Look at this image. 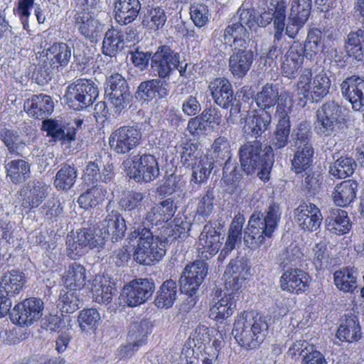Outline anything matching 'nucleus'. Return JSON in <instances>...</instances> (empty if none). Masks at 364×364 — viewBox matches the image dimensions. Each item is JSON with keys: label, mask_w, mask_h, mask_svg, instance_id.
Returning a JSON list of instances; mask_svg holds the SVG:
<instances>
[{"label": "nucleus", "mask_w": 364, "mask_h": 364, "mask_svg": "<svg viewBox=\"0 0 364 364\" xmlns=\"http://www.w3.org/2000/svg\"><path fill=\"white\" fill-rule=\"evenodd\" d=\"M241 168L247 174L258 171L257 176L263 181L269 179L274 159L272 146L263 149L259 140L247 141L239 149Z\"/></svg>", "instance_id": "obj_3"}, {"label": "nucleus", "mask_w": 364, "mask_h": 364, "mask_svg": "<svg viewBox=\"0 0 364 364\" xmlns=\"http://www.w3.org/2000/svg\"><path fill=\"white\" fill-rule=\"evenodd\" d=\"M42 53L44 57L50 60L53 65L59 67H65L72 55L71 48L65 43H55L47 49H44Z\"/></svg>", "instance_id": "obj_38"}, {"label": "nucleus", "mask_w": 364, "mask_h": 364, "mask_svg": "<svg viewBox=\"0 0 364 364\" xmlns=\"http://www.w3.org/2000/svg\"><path fill=\"white\" fill-rule=\"evenodd\" d=\"M178 287L175 281L168 279L163 282L157 291L155 304L159 308L171 307L177 298Z\"/></svg>", "instance_id": "obj_41"}, {"label": "nucleus", "mask_w": 364, "mask_h": 364, "mask_svg": "<svg viewBox=\"0 0 364 364\" xmlns=\"http://www.w3.org/2000/svg\"><path fill=\"white\" fill-rule=\"evenodd\" d=\"M282 106L278 105L277 107V114L278 117V123L277 124L275 130L271 139L272 150L281 149L285 147L289 141V134L291 124L289 117Z\"/></svg>", "instance_id": "obj_25"}, {"label": "nucleus", "mask_w": 364, "mask_h": 364, "mask_svg": "<svg viewBox=\"0 0 364 364\" xmlns=\"http://www.w3.org/2000/svg\"><path fill=\"white\" fill-rule=\"evenodd\" d=\"M76 26L80 33L87 39L94 38L99 22L88 13H82L76 17Z\"/></svg>", "instance_id": "obj_54"}, {"label": "nucleus", "mask_w": 364, "mask_h": 364, "mask_svg": "<svg viewBox=\"0 0 364 364\" xmlns=\"http://www.w3.org/2000/svg\"><path fill=\"white\" fill-rule=\"evenodd\" d=\"M282 290L300 294L309 287V276L307 273L299 269H294L285 272L280 279Z\"/></svg>", "instance_id": "obj_28"}, {"label": "nucleus", "mask_w": 364, "mask_h": 364, "mask_svg": "<svg viewBox=\"0 0 364 364\" xmlns=\"http://www.w3.org/2000/svg\"><path fill=\"white\" fill-rule=\"evenodd\" d=\"M255 55L247 47L233 48L229 57L228 68L236 78L244 77L250 70Z\"/></svg>", "instance_id": "obj_19"}, {"label": "nucleus", "mask_w": 364, "mask_h": 364, "mask_svg": "<svg viewBox=\"0 0 364 364\" xmlns=\"http://www.w3.org/2000/svg\"><path fill=\"white\" fill-rule=\"evenodd\" d=\"M208 266L203 260H196L188 264L180 278L181 291L193 296L208 274Z\"/></svg>", "instance_id": "obj_15"}, {"label": "nucleus", "mask_w": 364, "mask_h": 364, "mask_svg": "<svg viewBox=\"0 0 364 364\" xmlns=\"http://www.w3.org/2000/svg\"><path fill=\"white\" fill-rule=\"evenodd\" d=\"M131 238L137 239V246L134 253V259L143 265H152L160 261L166 254L164 246L154 241L149 229L139 228L131 233Z\"/></svg>", "instance_id": "obj_6"}, {"label": "nucleus", "mask_w": 364, "mask_h": 364, "mask_svg": "<svg viewBox=\"0 0 364 364\" xmlns=\"http://www.w3.org/2000/svg\"><path fill=\"white\" fill-rule=\"evenodd\" d=\"M167 20V16L163 9L155 7L150 9L144 16L141 22L144 27L154 31L163 28Z\"/></svg>", "instance_id": "obj_53"}, {"label": "nucleus", "mask_w": 364, "mask_h": 364, "mask_svg": "<svg viewBox=\"0 0 364 364\" xmlns=\"http://www.w3.org/2000/svg\"><path fill=\"white\" fill-rule=\"evenodd\" d=\"M77 177V169L72 164L64 163L55 174L53 185L58 191H67L75 184Z\"/></svg>", "instance_id": "obj_37"}, {"label": "nucleus", "mask_w": 364, "mask_h": 364, "mask_svg": "<svg viewBox=\"0 0 364 364\" xmlns=\"http://www.w3.org/2000/svg\"><path fill=\"white\" fill-rule=\"evenodd\" d=\"M169 83L166 78H156L141 82L136 92V97L149 101L156 97L164 98L168 95Z\"/></svg>", "instance_id": "obj_26"}, {"label": "nucleus", "mask_w": 364, "mask_h": 364, "mask_svg": "<svg viewBox=\"0 0 364 364\" xmlns=\"http://www.w3.org/2000/svg\"><path fill=\"white\" fill-rule=\"evenodd\" d=\"M125 46L124 35L114 29H109L102 42V53L110 57L115 56Z\"/></svg>", "instance_id": "obj_42"}, {"label": "nucleus", "mask_w": 364, "mask_h": 364, "mask_svg": "<svg viewBox=\"0 0 364 364\" xmlns=\"http://www.w3.org/2000/svg\"><path fill=\"white\" fill-rule=\"evenodd\" d=\"M325 223L326 228L336 235L346 234L351 228L347 212L339 208L329 210Z\"/></svg>", "instance_id": "obj_31"}, {"label": "nucleus", "mask_w": 364, "mask_h": 364, "mask_svg": "<svg viewBox=\"0 0 364 364\" xmlns=\"http://www.w3.org/2000/svg\"><path fill=\"white\" fill-rule=\"evenodd\" d=\"M0 139L6 146L9 154L20 156H23L26 154V144L16 131L6 128L2 129L0 131Z\"/></svg>", "instance_id": "obj_43"}, {"label": "nucleus", "mask_w": 364, "mask_h": 364, "mask_svg": "<svg viewBox=\"0 0 364 364\" xmlns=\"http://www.w3.org/2000/svg\"><path fill=\"white\" fill-rule=\"evenodd\" d=\"M92 291L96 302L108 304L112 301L116 289L112 282L105 280V283L101 281L98 285L95 284Z\"/></svg>", "instance_id": "obj_58"}, {"label": "nucleus", "mask_w": 364, "mask_h": 364, "mask_svg": "<svg viewBox=\"0 0 364 364\" xmlns=\"http://www.w3.org/2000/svg\"><path fill=\"white\" fill-rule=\"evenodd\" d=\"M98 95V86L93 80L80 78L67 87L64 99L70 108L79 111L92 105Z\"/></svg>", "instance_id": "obj_7"}, {"label": "nucleus", "mask_w": 364, "mask_h": 364, "mask_svg": "<svg viewBox=\"0 0 364 364\" xmlns=\"http://www.w3.org/2000/svg\"><path fill=\"white\" fill-rule=\"evenodd\" d=\"M25 283L23 272L11 270L6 273L0 282V292L6 296L15 298L21 291Z\"/></svg>", "instance_id": "obj_32"}, {"label": "nucleus", "mask_w": 364, "mask_h": 364, "mask_svg": "<svg viewBox=\"0 0 364 364\" xmlns=\"http://www.w3.org/2000/svg\"><path fill=\"white\" fill-rule=\"evenodd\" d=\"M100 161H90L85 167L84 174L82 176L83 183L87 186H98L97 183L101 179Z\"/></svg>", "instance_id": "obj_64"}, {"label": "nucleus", "mask_w": 364, "mask_h": 364, "mask_svg": "<svg viewBox=\"0 0 364 364\" xmlns=\"http://www.w3.org/2000/svg\"><path fill=\"white\" fill-rule=\"evenodd\" d=\"M297 86L299 94L311 102H318L329 92L331 80L323 71L312 78L311 70L304 68L301 70Z\"/></svg>", "instance_id": "obj_8"}, {"label": "nucleus", "mask_w": 364, "mask_h": 364, "mask_svg": "<svg viewBox=\"0 0 364 364\" xmlns=\"http://www.w3.org/2000/svg\"><path fill=\"white\" fill-rule=\"evenodd\" d=\"M272 122L271 114L268 111L248 112L245 117L240 119V123L243 124L244 135L248 138L257 139L268 129Z\"/></svg>", "instance_id": "obj_16"}, {"label": "nucleus", "mask_w": 364, "mask_h": 364, "mask_svg": "<svg viewBox=\"0 0 364 364\" xmlns=\"http://www.w3.org/2000/svg\"><path fill=\"white\" fill-rule=\"evenodd\" d=\"M279 100V92L276 85L266 84L264 85L255 97V102L258 107L267 111L274 107Z\"/></svg>", "instance_id": "obj_49"}, {"label": "nucleus", "mask_w": 364, "mask_h": 364, "mask_svg": "<svg viewBox=\"0 0 364 364\" xmlns=\"http://www.w3.org/2000/svg\"><path fill=\"white\" fill-rule=\"evenodd\" d=\"M341 93L355 111L364 107V79L356 75L347 77L341 85Z\"/></svg>", "instance_id": "obj_20"}, {"label": "nucleus", "mask_w": 364, "mask_h": 364, "mask_svg": "<svg viewBox=\"0 0 364 364\" xmlns=\"http://www.w3.org/2000/svg\"><path fill=\"white\" fill-rule=\"evenodd\" d=\"M280 218L281 211L276 203L271 204L264 213L255 211L244 230L245 245L251 249L265 245L267 240L272 237Z\"/></svg>", "instance_id": "obj_2"}, {"label": "nucleus", "mask_w": 364, "mask_h": 364, "mask_svg": "<svg viewBox=\"0 0 364 364\" xmlns=\"http://www.w3.org/2000/svg\"><path fill=\"white\" fill-rule=\"evenodd\" d=\"M187 130L194 138H200L208 134L210 126L200 115H197L188 120Z\"/></svg>", "instance_id": "obj_63"}, {"label": "nucleus", "mask_w": 364, "mask_h": 364, "mask_svg": "<svg viewBox=\"0 0 364 364\" xmlns=\"http://www.w3.org/2000/svg\"><path fill=\"white\" fill-rule=\"evenodd\" d=\"M44 304L41 299L28 298L14 306L9 314L11 321L20 326H28L43 316Z\"/></svg>", "instance_id": "obj_11"}, {"label": "nucleus", "mask_w": 364, "mask_h": 364, "mask_svg": "<svg viewBox=\"0 0 364 364\" xmlns=\"http://www.w3.org/2000/svg\"><path fill=\"white\" fill-rule=\"evenodd\" d=\"M106 193V190L101 186H92L79 196L77 203L81 208L85 209L96 207L104 200Z\"/></svg>", "instance_id": "obj_51"}, {"label": "nucleus", "mask_w": 364, "mask_h": 364, "mask_svg": "<svg viewBox=\"0 0 364 364\" xmlns=\"http://www.w3.org/2000/svg\"><path fill=\"white\" fill-rule=\"evenodd\" d=\"M239 270V267L237 265V262L231 261L228 265L225 274H229L232 277L225 284L230 287L232 291L225 293L224 296L220 299L214 297L210 305L209 316L218 321H223L230 317L234 312L236 307V301L239 299V293L237 291L240 288L239 284V279L237 277V273Z\"/></svg>", "instance_id": "obj_4"}, {"label": "nucleus", "mask_w": 364, "mask_h": 364, "mask_svg": "<svg viewBox=\"0 0 364 364\" xmlns=\"http://www.w3.org/2000/svg\"><path fill=\"white\" fill-rule=\"evenodd\" d=\"M6 177L14 183H22L30 176L31 166L23 159H14L5 161Z\"/></svg>", "instance_id": "obj_39"}, {"label": "nucleus", "mask_w": 364, "mask_h": 364, "mask_svg": "<svg viewBox=\"0 0 364 364\" xmlns=\"http://www.w3.org/2000/svg\"><path fill=\"white\" fill-rule=\"evenodd\" d=\"M191 181L195 183L201 184L206 182L214 167V162L207 156H200L199 160L191 166Z\"/></svg>", "instance_id": "obj_48"}, {"label": "nucleus", "mask_w": 364, "mask_h": 364, "mask_svg": "<svg viewBox=\"0 0 364 364\" xmlns=\"http://www.w3.org/2000/svg\"><path fill=\"white\" fill-rule=\"evenodd\" d=\"M179 63V53L168 46L159 47L151 58V69L160 78L169 79Z\"/></svg>", "instance_id": "obj_13"}, {"label": "nucleus", "mask_w": 364, "mask_h": 364, "mask_svg": "<svg viewBox=\"0 0 364 364\" xmlns=\"http://www.w3.org/2000/svg\"><path fill=\"white\" fill-rule=\"evenodd\" d=\"M144 193L136 191L124 193L119 200L120 206L124 210H140L144 206Z\"/></svg>", "instance_id": "obj_59"}, {"label": "nucleus", "mask_w": 364, "mask_h": 364, "mask_svg": "<svg viewBox=\"0 0 364 364\" xmlns=\"http://www.w3.org/2000/svg\"><path fill=\"white\" fill-rule=\"evenodd\" d=\"M150 322L147 320L133 322L129 328L128 340L142 345L147 335L151 333Z\"/></svg>", "instance_id": "obj_56"}, {"label": "nucleus", "mask_w": 364, "mask_h": 364, "mask_svg": "<svg viewBox=\"0 0 364 364\" xmlns=\"http://www.w3.org/2000/svg\"><path fill=\"white\" fill-rule=\"evenodd\" d=\"M346 49L349 56L358 60L364 59V31L350 32L348 36Z\"/></svg>", "instance_id": "obj_50"}, {"label": "nucleus", "mask_w": 364, "mask_h": 364, "mask_svg": "<svg viewBox=\"0 0 364 364\" xmlns=\"http://www.w3.org/2000/svg\"><path fill=\"white\" fill-rule=\"evenodd\" d=\"M155 290L151 279H136L124 285L120 294L121 303L128 306H137L149 300Z\"/></svg>", "instance_id": "obj_10"}, {"label": "nucleus", "mask_w": 364, "mask_h": 364, "mask_svg": "<svg viewBox=\"0 0 364 364\" xmlns=\"http://www.w3.org/2000/svg\"><path fill=\"white\" fill-rule=\"evenodd\" d=\"M293 136L296 147L313 146L311 139L312 132L310 123L306 121L301 122L294 130Z\"/></svg>", "instance_id": "obj_57"}, {"label": "nucleus", "mask_w": 364, "mask_h": 364, "mask_svg": "<svg viewBox=\"0 0 364 364\" xmlns=\"http://www.w3.org/2000/svg\"><path fill=\"white\" fill-rule=\"evenodd\" d=\"M92 230L95 237H99L102 240V245L108 238L114 242L124 236L126 230L125 221L117 212L112 211L102 221L100 228Z\"/></svg>", "instance_id": "obj_17"}, {"label": "nucleus", "mask_w": 364, "mask_h": 364, "mask_svg": "<svg viewBox=\"0 0 364 364\" xmlns=\"http://www.w3.org/2000/svg\"><path fill=\"white\" fill-rule=\"evenodd\" d=\"M294 218L301 230L314 232L320 227L323 216L316 205L304 202L294 210Z\"/></svg>", "instance_id": "obj_18"}, {"label": "nucleus", "mask_w": 364, "mask_h": 364, "mask_svg": "<svg viewBox=\"0 0 364 364\" xmlns=\"http://www.w3.org/2000/svg\"><path fill=\"white\" fill-rule=\"evenodd\" d=\"M301 255L299 247L296 245H291L279 255L277 262L284 268L289 264L295 265Z\"/></svg>", "instance_id": "obj_61"}, {"label": "nucleus", "mask_w": 364, "mask_h": 364, "mask_svg": "<svg viewBox=\"0 0 364 364\" xmlns=\"http://www.w3.org/2000/svg\"><path fill=\"white\" fill-rule=\"evenodd\" d=\"M100 320V315L96 309H85L79 312L77 322L82 331L95 330Z\"/></svg>", "instance_id": "obj_55"}, {"label": "nucleus", "mask_w": 364, "mask_h": 364, "mask_svg": "<svg viewBox=\"0 0 364 364\" xmlns=\"http://www.w3.org/2000/svg\"><path fill=\"white\" fill-rule=\"evenodd\" d=\"M304 60V48L301 44L293 45L284 56L282 72L289 78H294Z\"/></svg>", "instance_id": "obj_30"}, {"label": "nucleus", "mask_w": 364, "mask_h": 364, "mask_svg": "<svg viewBox=\"0 0 364 364\" xmlns=\"http://www.w3.org/2000/svg\"><path fill=\"white\" fill-rule=\"evenodd\" d=\"M129 169V175L136 182H150L159 175L158 162L151 154L134 155L122 163Z\"/></svg>", "instance_id": "obj_9"}, {"label": "nucleus", "mask_w": 364, "mask_h": 364, "mask_svg": "<svg viewBox=\"0 0 364 364\" xmlns=\"http://www.w3.org/2000/svg\"><path fill=\"white\" fill-rule=\"evenodd\" d=\"M333 159H337L333 162L330 163L328 167V173L337 178H346L351 176L356 167L355 160L351 157L338 156L339 152L338 150L334 153H331Z\"/></svg>", "instance_id": "obj_33"}, {"label": "nucleus", "mask_w": 364, "mask_h": 364, "mask_svg": "<svg viewBox=\"0 0 364 364\" xmlns=\"http://www.w3.org/2000/svg\"><path fill=\"white\" fill-rule=\"evenodd\" d=\"M269 321L268 316L244 311L235 321L232 333L241 347L246 350L255 349L266 338Z\"/></svg>", "instance_id": "obj_1"}, {"label": "nucleus", "mask_w": 364, "mask_h": 364, "mask_svg": "<svg viewBox=\"0 0 364 364\" xmlns=\"http://www.w3.org/2000/svg\"><path fill=\"white\" fill-rule=\"evenodd\" d=\"M250 28L240 23L229 24L223 31L221 42L234 48L248 47L251 41Z\"/></svg>", "instance_id": "obj_27"}, {"label": "nucleus", "mask_w": 364, "mask_h": 364, "mask_svg": "<svg viewBox=\"0 0 364 364\" xmlns=\"http://www.w3.org/2000/svg\"><path fill=\"white\" fill-rule=\"evenodd\" d=\"M44 56V53L40 55L39 62L33 73V77L36 82L41 85L51 80L54 73L58 70L55 65H53L50 60L47 59V57Z\"/></svg>", "instance_id": "obj_45"}, {"label": "nucleus", "mask_w": 364, "mask_h": 364, "mask_svg": "<svg viewBox=\"0 0 364 364\" xmlns=\"http://www.w3.org/2000/svg\"><path fill=\"white\" fill-rule=\"evenodd\" d=\"M358 183L353 180H346L334 188L332 198L338 206L345 207L355 198Z\"/></svg>", "instance_id": "obj_36"}, {"label": "nucleus", "mask_w": 364, "mask_h": 364, "mask_svg": "<svg viewBox=\"0 0 364 364\" xmlns=\"http://www.w3.org/2000/svg\"><path fill=\"white\" fill-rule=\"evenodd\" d=\"M114 18L121 25H127L136 19L141 10L139 0H115Z\"/></svg>", "instance_id": "obj_29"}, {"label": "nucleus", "mask_w": 364, "mask_h": 364, "mask_svg": "<svg viewBox=\"0 0 364 364\" xmlns=\"http://www.w3.org/2000/svg\"><path fill=\"white\" fill-rule=\"evenodd\" d=\"M336 336L342 341L353 342L358 341L361 336V333L356 316L353 315L345 316V318L341 320Z\"/></svg>", "instance_id": "obj_34"}, {"label": "nucleus", "mask_w": 364, "mask_h": 364, "mask_svg": "<svg viewBox=\"0 0 364 364\" xmlns=\"http://www.w3.org/2000/svg\"><path fill=\"white\" fill-rule=\"evenodd\" d=\"M296 148V151L294 153V158L291 161L293 171L296 173H301L310 170L314 153L313 146Z\"/></svg>", "instance_id": "obj_46"}, {"label": "nucleus", "mask_w": 364, "mask_h": 364, "mask_svg": "<svg viewBox=\"0 0 364 364\" xmlns=\"http://www.w3.org/2000/svg\"><path fill=\"white\" fill-rule=\"evenodd\" d=\"M191 229V223L185 220L175 219L174 225L166 228L167 240H174L177 238H185L188 237Z\"/></svg>", "instance_id": "obj_62"}, {"label": "nucleus", "mask_w": 364, "mask_h": 364, "mask_svg": "<svg viewBox=\"0 0 364 364\" xmlns=\"http://www.w3.org/2000/svg\"><path fill=\"white\" fill-rule=\"evenodd\" d=\"M50 188L41 182H37L30 191L28 196V205L26 207L33 208L38 207L48 196Z\"/></svg>", "instance_id": "obj_60"}, {"label": "nucleus", "mask_w": 364, "mask_h": 364, "mask_svg": "<svg viewBox=\"0 0 364 364\" xmlns=\"http://www.w3.org/2000/svg\"><path fill=\"white\" fill-rule=\"evenodd\" d=\"M80 299L77 290L63 289L59 295L58 306L62 312L72 314L80 308Z\"/></svg>", "instance_id": "obj_52"}, {"label": "nucleus", "mask_w": 364, "mask_h": 364, "mask_svg": "<svg viewBox=\"0 0 364 364\" xmlns=\"http://www.w3.org/2000/svg\"><path fill=\"white\" fill-rule=\"evenodd\" d=\"M283 24L282 23V19L280 16L274 21V33L273 43L269 48L268 52L266 54V59L264 65L269 64V66H272V64L276 65V60L278 57L281 56L283 53L282 48V40L284 38L283 34Z\"/></svg>", "instance_id": "obj_44"}, {"label": "nucleus", "mask_w": 364, "mask_h": 364, "mask_svg": "<svg viewBox=\"0 0 364 364\" xmlns=\"http://www.w3.org/2000/svg\"><path fill=\"white\" fill-rule=\"evenodd\" d=\"M23 109L30 117L44 120L53 112L54 102L47 95H33L24 102Z\"/></svg>", "instance_id": "obj_22"}, {"label": "nucleus", "mask_w": 364, "mask_h": 364, "mask_svg": "<svg viewBox=\"0 0 364 364\" xmlns=\"http://www.w3.org/2000/svg\"><path fill=\"white\" fill-rule=\"evenodd\" d=\"M141 139L140 129L134 126H123L114 131L109 137L111 148L119 154H127Z\"/></svg>", "instance_id": "obj_14"}, {"label": "nucleus", "mask_w": 364, "mask_h": 364, "mask_svg": "<svg viewBox=\"0 0 364 364\" xmlns=\"http://www.w3.org/2000/svg\"><path fill=\"white\" fill-rule=\"evenodd\" d=\"M214 102L223 109H228L236 101L232 84L225 77H216L208 85Z\"/></svg>", "instance_id": "obj_21"}, {"label": "nucleus", "mask_w": 364, "mask_h": 364, "mask_svg": "<svg viewBox=\"0 0 364 364\" xmlns=\"http://www.w3.org/2000/svg\"><path fill=\"white\" fill-rule=\"evenodd\" d=\"M85 268L77 262L70 264L63 277L65 287L68 289L80 290L85 286Z\"/></svg>", "instance_id": "obj_40"}, {"label": "nucleus", "mask_w": 364, "mask_h": 364, "mask_svg": "<svg viewBox=\"0 0 364 364\" xmlns=\"http://www.w3.org/2000/svg\"><path fill=\"white\" fill-rule=\"evenodd\" d=\"M358 272L353 268L345 267L334 273L336 286L341 290L353 291L357 287Z\"/></svg>", "instance_id": "obj_47"}, {"label": "nucleus", "mask_w": 364, "mask_h": 364, "mask_svg": "<svg viewBox=\"0 0 364 364\" xmlns=\"http://www.w3.org/2000/svg\"><path fill=\"white\" fill-rule=\"evenodd\" d=\"M268 11L261 14L258 19L259 26L265 27L272 21L274 26V21L280 16L283 24V32L286 22V2L284 1L271 0L267 6Z\"/></svg>", "instance_id": "obj_35"}, {"label": "nucleus", "mask_w": 364, "mask_h": 364, "mask_svg": "<svg viewBox=\"0 0 364 364\" xmlns=\"http://www.w3.org/2000/svg\"><path fill=\"white\" fill-rule=\"evenodd\" d=\"M346 108L334 100L323 104L316 112L315 131L320 136L336 135L343 128Z\"/></svg>", "instance_id": "obj_5"}, {"label": "nucleus", "mask_w": 364, "mask_h": 364, "mask_svg": "<svg viewBox=\"0 0 364 364\" xmlns=\"http://www.w3.org/2000/svg\"><path fill=\"white\" fill-rule=\"evenodd\" d=\"M67 254L73 259H77L87 252V248L92 249L102 245V240L95 237L92 228H82L75 233L71 232L66 237Z\"/></svg>", "instance_id": "obj_12"}, {"label": "nucleus", "mask_w": 364, "mask_h": 364, "mask_svg": "<svg viewBox=\"0 0 364 364\" xmlns=\"http://www.w3.org/2000/svg\"><path fill=\"white\" fill-rule=\"evenodd\" d=\"M41 129L46 132L47 136L51 137L53 141H60L62 144H70L75 139V129L63 124L60 120L46 119L42 122Z\"/></svg>", "instance_id": "obj_23"}, {"label": "nucleus", "mask_w": 364, "mask_h": 364, "mask_svg": "<svg viewBox=\"0 0 364 364\" xmlns=\"http://www.w3.org/2000/svg\"><path fill=\"white\" fill-rule=\"evenodd\" d=\"M220 225L210 222L203 226L199 237L200 245L210 256L215 255L220 250L223 237H220Z\"/></svg>", "instance_id": "obj_24"}]
</instances>
